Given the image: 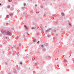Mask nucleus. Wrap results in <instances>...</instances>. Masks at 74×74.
I'll list each match as a JSON object with an SVG mask.
<instances>
[{"mask_svg":"<svg viewBox=\"0 0 74 74\" xmlns=\"http://www.w3.org/2000/svg\"><path fill=\"white\" fill-rule=\"evenodd\" d=\"M19 70L18 69H17V70Z\"/></svg>","mask_w":74,"mask_h":74,"instance_id":"nucleus-34","label":"nucleus"},{"mask_svg":"<svg viewBox=\"0 0 74 74\" xmlns=\"http://www.w3.org/2000/svg\"><path fill=\"white\" fill-rule=\"evenodd\" d=\"M4 51H3V53H4Z\"/></svg>","mask_w":74,"mask_h":74,"instance_id":"nucleus-33","label":"nucleus"},{"mask_svg":"<svg viewBox=\"0 0 74 74\" xmlns=\"http://www.w3.org/2000/svg\"><path fill=\"white\" fill-rule=\"evenodd\" d=\"M64 61L65 62H67V60H64Z\"/></svg>","mask_w":74,"mask_h":74,"instance_id":"nucleus-16","label":"nucleus"},{"mask_svg":"<svg viewBox=\"0 0 74 74\" xmlns=\"http://www.w3.org/2000/svg\"><path fill=\"white\" fill-rule=\"evenodd\" d=\"M24 6V7H25V6H26V3H25L23 4Z\"/></svg>","mask_w":74,"mask_h":74,"instance_id":"nucleus-13","label":"nucleus"},{"mask_svg":"<svg viewBox=\"0 0 74 74\" xmlns=\"http://www.w3.org/2000/svg\"><path fill=\"white\" fill-rule=\"evenodd\" d=\"M10 16H12V13H10Z\"/></svg>","mask_w":74,"mask_h":74,"instance_id":"nucleus-15","label":"nucleus"},{"mask_svg":"<svg viewBox=\"0 0 74 74\" xmlns=\"http://www.w3.org/2000/svg\"><path fill=\"white\" fill-rule=\"evenodd\" d=\"M41 29H42V30H43V28H41Z\"/></svg>","mask_w":74,"mask_h":74,"instance_id":"nucleus-30","label":"nucleus"},{"mask_svg":"<svg viewBox=\"0 0 74 74\" xmlns=\"http://www.w3.org/2000/svg\"><path fill=\"white\" fill-rule=\"evenodd\" d=\"M6 18H9V15H7L6 16Z\"/></svg>","mask_w":74,"mask_h":74,"instance_id":"nucleus-10","label":"nucleus"},{"mask_svg":"<svg viewBox=\"0 0 74 74\" xmlns=\"http://www.w3.org/2000/svg\"><path fill=\"white\" fill-rule=\"evenodd\" d=\"M5 37L6 38H7V37Z\"/></svg>","mask_w":74,"mask_h":74,"instance_id":"nucleus-36","label":"nucleus"},{"mask_svg":"<svg viewBox=\"0 0 74 74\" xmlns=\"http://www.w3.org/2000/svg\"><path fill=\"white\" fill-rule=\"evenodd\" d=\"M7 8H10V6L9 5L8 6Z\"/></svg>","mask_w":74,"mask_h":74,"instance_id":"nucleus-14","label":"nucleus"},{"mask_svg":"<svg viewBox=\"0 0 74 74\" xmlns=\"http://www.w3.org/2000/svg\"><path fill=\"white\" fill-rule=\"evenodd\" d=\"M20 45H21V44H19Z\"/></svg>","mask_w":74,"mask_h":74,"instance_id":"nucleus-35","label":"nucleus"},{"mask_svg":"<svg viewBox=\"0 0 74 74\" xmlns=\"http://www.w3.org/2000/svg\"><path fill=\"white\" fill-rule=\"evenodd\" d=\"M36 39H34L33 41L34 42H36Z\"/></svg>","mask_w":74,"mask_h":74,"instance_id":"nucleus-7","label":"nucleus"},{"mask_svg":"<svg viewBox=\"0 0 74 74\" xmlns=\"http://www.w3.org/2000/svg\"><path fill=\"white\" fill-rule=\"evenodd\" d=\"M6 36H10L11 35V33L10 31H8L7 32H6Z\"/></svg>","mask_w":74,"mask_h":74,"instance_id":"nucleus-1","label":"nucleus"},{"mask_svg":"<svg viewBox=\"0 0 74 74\" xmlns=\"http://www.w3.org/2000/svg\"><path fill=\"white\" fill-rule=\"evenodd\" d=\"M27 14V13L26 12H23V14L24 15H26Z\"/></svg>","mask_w":74,"mask_h":74,"instance_id":"nucleus-5","label":"nucleus"},{"mask_svg":"<svg viewBox=\"0 0 74 74\" xmlns=\"http://www.w3.org/2000/svg\"><path fill=\"white\" fill-rule=\"evenodd\" d=\"M57 35H58V34H57Z\"/></svg>","mask_w":74,"mask_h":74,"instance_id":"nucleus-40","label":"nucleus"},{"mask_svg":"<svg viewBox=\"0 0 74 74\" xmlns=\"http://www.w3.org/2000/svg\"><path fill=\"white\" fill-rule=\"evenodd\" d=\"M43 51H44H44H45V49L44 48L43 49Z\"/></svg>","mask_w":74,"mask_h":74,"instance_id":"nucleus-12","label":"nucleus"},{"mask_svg":"<svg viewBox=\"0 0 74 74\" xmlns=\"http://www.w3.org/2000/svg\"><path fill=\"white\" fill-rule=\"evenodd\" d=\"M1 5V3H0V5Z\"/></svg>","mask_w":74,"mask_h":74,"instance_id":"nucleus-31","label":"nucleus"},{"mask_svg":"<svg viewBox=\"0 0 74 74\" xmlns=\"http://www.w3.org/2000/svg\"><path fill=\"white\" fill-rule=\"evenodd\" d=\"M44 47V46H43V45H41V47H42H42Z\"/></svg>","mask_w":74,"mask_h":74,"instance_id":"nucleus-20","label":"nucleus"},{"mask_svg":"<svg viewBox=\"0 0 74 74\" xmlns=\"http://www.w3.org/2000/svg\"><path fill=\"white\" fill-rule=\"evenodd\" d=\"M35 6H37V5L36 4L35 5Z\"/></svg>","mask_w":74,"mask_h":74,"instance_id":"nucleus-32","label":"nucleus"},{"mask_svg":"<svg viewBox=\"0 0 74 74\" xmlns=\"http://www.w3.org/2000/svg\"><path fill=\"white\" fill-rule=\"evenodd\" d=\"M37 43H38V44H39V41H38L37 42Z\"/></svg>","mask_w":74,"mask_h":74,"instance_id":"nucleus-21","label":"nucleus"},{"mask_svg":"<svg viewBox=\"0 0 74 74\" xmlns=\"http://www.w3.org/2000/svg\"><path fill=\"white\" fill-rule=\"evenodd\" d=\"M69 25L70 26H71V24L70 23H69Z\"/></svg>","mask_w":74,"mask_h":74,"instance_id":"nucleus-11","label":"nucleus"},{"mask_svg":"<svg viewBox=\"0 0 74 74\" xmlns=\"http://www.w3.org/2000/svg\"><path fill=\"white\" fill-rule=\"evenodd\" d=\"M47 37H51V35L47 34Z\"/></svg>","mask_w":74,"mask_h":74,"instance_id":"nucleus-6","label":"nucleus"},{"mask_svg":"<svg viewBox=\"0 0 74 74\" xmlns=\"http://www.w3.org/2000/svg\"><path fill=\"white\" fill-rule=\"evenodd\" d=\"M51 30V28H49V30Z\"/></svg>","mask_w":74,"mask_h":74,"instance_id":"nucleus-22","label":"nucleus"},{"mask_svg":"<svg viewBox=\"0 0 74 74\" xmlns=\"http://www.w3.org/2000/svg\"><path fill=\"white\" fill-rule=\"evenodd\" d=\"M11 1H12V0H8L9 2H11Z\"/></svg>","mask_w":74,"mask_h":74,"instance_id":"nucleus-17","label":"nucleus"},{"mask_svg":"<svg viewBox=\"0 0 74 74\" xmlns=\"http://www.w3.org/2000/svg\"><path fill=\"white\" fill-rule=\"evenodd\" d=\"M55 15H53V17H54Z\"/></svg>","mask_w":74,"mask_h":74,"instance_id":"nucleus-25","label":"nucleus"},{"mask_svg":"<svg viewBox=\"0 0 74 74\" xmlns=\"http://www.w3.org/2000/svg\"><path fill=\"white\" fill-rule=\"evenodd\" d=\"M35 29V28L34 27H32V29Z\"/></svg>","mask_w":74,"mask_h":74,"instance_id":"nucleus-18","label":"nucleus"},{"mask_svg":"<svg viewBox=\"0 0 74 74\" xmlns=\"http://www.w3.org/2000/svg\"><path fill=\"white\" fill-rule=\"evenodd\" d=\"M56 30H54V32H56Z\"/></svg>","mask_w":74,"mask_h":74,"instance_id":"nucleus-26","label":"nucleus"},{"mask_svg":"<svg viewBox=\"0 0 74 74\" xmlns=\"http://www.w3.org/2000/svg\"><path fill=\"white\" fill-rule=\"evenodd\" d=\"M61 15H62V16H64V13H61Z\"/></svg>","mask_w":74,"mask_h":74,"instance_id":"nucleus-4","label":"nucleus"},{"mask_svg":"<svg viewBox=\"0 0 74 74\" xmlns=\"http://www.w3.org/2000/svg\"><path fill=\"white\" fill-rule=\"evenodd\" d=\"M9 74H11V73H9Z\"/></svg>","mask_w":74,"mask_h":74,"instance_id":"nucleus-29","label":"nucleus"},{"mask_svg":"<svg viewBox=\"0 0 74 74\" xmlns=\"http://www.w3.org/2000/svg\"><path fill=\"white\" fill-rule=\"evenodd\" d=\"M35 65H37V63H35Z\"/></svg>","mask_w":74,"mask_h":74,"instance_id":"nucleus-28","label":"nucleus"},{"mask_svg":"<svg viewBox=\"0 0 74 74\" xmlns=\"http://www.w3.org/2000/svg\"><path fill=\"white\" fill-rule=\"evenodd\" d=\"M6 64H7V63H5Z\"/></svg>","mask_w":74,"mask_h":74,"instance_id":"nucleus-38","label":"nucleus"},{"mask_svg":"<svg viewBox=\"0 0 74 74\" xmlns=\"http://www.w3.org/2000/svg\"><path fill=\"white\" fill-rule=\"evenodd\" d=\"M22 9H24L25 8V7H22Z\"/></svg>","mask_w":74,"mask_h":74,"instance_id":"nucleus-24","label":"nucleus"},{"mask_svg":"<svg viewBox=\"0 0 74 74\" xmlns=\"http://www.w3.org/2000/svg\"><path fill=\"white\" fill-rule=\"evenodd\" d=\"M1 32H2V33H6V31H5L4 30H3V29L1 30Z\"/></svg>","mask_w":74,"mask_h":74,"instance_id":"nucleus-2","label":"nucleus"},{"mask_svg":"<svg viewBox=\"0 0 74 74\" xmlns=\"http://www.w3.org/2000/svg\"><path fill=\"white\" fill-rule=\"evenodd\" d=\"M20 64H22V62H20Z\"/></svg>","mask_w":74,"mask_h":74,"instance_id":"nucleus-23","label":"nucleus"},{"mask_svg":"<svg viewBox=\"0 0 74 74\" xmlns=\"http://www.w3.org/2000/svg\"><path fill=\"white\" fill-rule=\"evenodd\" d=\"M23 37H24V38H25V36L24 35H23Z\"/></svg>","mask_w":74,"mask_h":74,"instance_id":"nucleus-27","label":"nucleus"},{"mask_svg":"<svg viewBox=\"0 0 74 74\" xmlns=\"http://www.w3.org/2000/svg\"><path fill=\"white\" fill-rule=\"evenodd\" d=\"M39 12V13H40V12Z\"/></svg>","mask_w":74,"mask_h":74,"instance_id":"nucleus-37","label":"nucleus"},{"mask_svg":"<svg viewBox=\"0 0 74 74\" xmlns=\"http://www.w3.org/2000/svg\"><path fill=\"white\" fill-rule=\"evenodd\" d=\"M24 27L25 28V30H28V28L27 27L26 25H24Z\"/></svg>","mask_w":74,"mask_h":74,"instance_id":"nucleus-3","label":"nucleus"},{"mask_svg":"<svg viewBox=\"0 0 74 74\" xmlns=\"http://www.w3.org/2000/svg\"><path fill=\"white\" fill-rule=\"evenodd\" d=\"M36 13H37V12H36Z\"/></svg>","mask_w":74,"mask_h":74,"instance_id":"nucleus-39","label":"nucleus"},{"mask_svg":"<svg viewBox=\"0 0 74 74\" xmlns=\"http://www.w3.org/2000/svg\"><path fill=\"white\" fill-rule=\"evenodd\" d=\"M9 24L8 23H6V25H8Z\"/></svg>","mask_w":74,"mask_h":74,"instance_id":"nucleus-19","label":"nucleus"},{"mask_svg":"<svg viewBox=\"0 0 74 74\" xmlns=\"http://www.w3.org/2000/svg\"><path fill=\"white\" fill-rule=\"evenodd\" d=\"M49 31V29H47L45 31L46 33H47V32H48Z\"/></svg>","mask_w":74,"mask_h":74,"instance_id":"nucleus-8","label":"nucleus"},{"mask_svg":"<svg viewBox=\"0 0 74 74\" xmlns=\"http://www.w3.org/2000/svg\"><path fill=\"white\" fill-rule=\"evenodd\" d=\"M14 73H16V71H14Z\"/></svg>","mask_w":74,"mask_h":74,"instance_id":"nucleus-9","label":"nucleus"}]
</instances>
